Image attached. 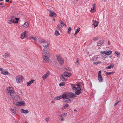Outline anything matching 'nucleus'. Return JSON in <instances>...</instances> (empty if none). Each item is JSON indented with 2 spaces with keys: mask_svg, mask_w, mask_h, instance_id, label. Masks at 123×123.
<instances>
[{
  "mask_svg": "<svg viewBox=\"0 0 123 123\" xmlns=\"http://www.w3.org/2000/svg\"><path fill=\"white\" fill-rule=\"evenodd\" d=\"M99 22L98 21H96V20H95L93 23L92 24V25H94V28L96 27L98 25V24Z\"/></svg>",
  "mask_w": 123,
  "mask_h": 123,
  "instance_id": "26",
  "label": "nucleus"
},
{
  "mask_svg": "<svg viewBox=\"0 0 123 123\" xmlns=\"http://www.w3.org/2000/svg\"><path fill=\"white\" fill-rule=\"evenodd\" d=\"M51 102L53 103H54L55 102L54 100H53L51 101Z\"/></svg>",
  "mask_w": 123,
  "mask_h": 123,
  "instance_id": "62",
  "label": "nucleus"
},
{
  "mask_svg": "<svg viewBox=\"0 0 123 123\" xmlns=\"http://www.w3.org/2000/svg\"><path fill=\"white\" fill-rule=\"evenodd\" d=\"M23 79V76L21 75H19L16 77V79L17 83H20L21 81Z\"/></svg>",
  "mask_w": 123,
  "mask_h": 123,
  "instance_id": "3",
  "label": "nucleus"
},
{
  "mask_svg": "<svg viewBox=\"0 0 123 123\" xmlns=\"http://www.w3.org/2000/svg\"><path fill=\"white\" fill-rule=\"evenodd\" d=\"M10 19L11 18H9L7 20L8 23L9 24L13 23V22H14V20H12Z\"/></svg>",
  "mask_w": 123,
  "mask_h": 123,
  "instance_id": "29",
  "label": "nucleus"
},
{
  "mask_svg": "<svg viewBox=\"0 0 123 123\" xmlns=\"http://www.w3.org/2000/svg\"><path fill=\"white\" fill-rule=\"evenodd\" d=\"M21 111L22 113L25 114H27L29 112V111L28 110H24L23 109H21Z\"/></svg>",
  "mask_w": 123,
  "mask_h": 123,
  "instance_id": "22",
  "label": "nucleus"
},
{
  "mask_svg": "<svg viewBox=\"0 0 123 123\" xmlns=\"http://www.w3.org/2000/svg\"><path fill=\"white\" fill-rule=\"evenodd\" d=\"M79 59L78 58H77V61L76 62V64L77 65H78L79 64Z\"/></svg>",
  "mask_w": 123,
  "mask_h": 123,
  "instance_id": "47",
  "label": "nucleus"
},
{
  "mask_svg": "<svg viewBox=\"0 0 123 123\" xmlns=\"http://www.w3.org/2000/svg\"><path fill=\"white\" fill-rule=\"evenodd\" d=\"M49 16L51 17L54 18L55 17L57 16V14L55 13H54L52 10H51Z\"/></svg>",
  "mask_w": 123,
  "mask_h": 123,
  "instance_id": "8",
  "label": "nucleus"
},
{
  "mask_svg": "<svg viewBox=\"0 0 123 123\" xmlns=\"http://www.w3.org/2000/svg\"><path fill=\"white\" fill-rule=\"evenodd\" d=\"M14 99L17 101H18L20 100L19 97L17 95H15L14 97H13V98Z\"/></svg>",
  "mask_w": 123,
  "mask_h": 123,
  "instance_id": "19",
  "label": "nucleus"
},
{
  "mask_svg": "<svg viewBox=\"0 0 123 123\" xmlns=\"http://www.w3.org/2000/svg\"><path fill=\"white\" fill-rule=\"evenodd\" d=\"M115 55H116L117 56H119L120 55V53H118L117 51H115Z\"/></svg>",
  "mask_w": 123,
  "mask_h": 123,
  "instance_id": "40",
  "label": "nucleus"
},
{
  "mask_svg": "<svg viewBox=\"0 0 123 123\" xmlns=\"http://www.w3.org/2000/svg\"><path fill=\"white\" fill-rule=\"evenodd\" d=\"M64 25L65 26V27H66V26L65 24L64 23L63 21H61V22H59V24L57 26L58 28L60 29L63 28Z\"/></svg>",
  "mask_w": 123,
  "mask_h": 123,
  "instance_id": "4",
  "label": "nucleus"
},
{
  "mask_svg": "<svg viewBox=\"0 0 123 123\" xmlns=\"http://www.w3.org/2000/svg\"><path fill=\"white\" fill-rule=\"evenodd\" d=\"M27 33V31H25L24 32L22 33L21 36V39H23L26 37H27V36L26 35V34Z\"/></svg>",
  "mask_w": 123,
  "mask_h": 123,
  "instance_id": "11",
  "label": "nucleus"
},
{
  "mask_svg": "<svg viewBox=\"0 0 123 123\" xmlns=\"http://www.w3.org/2000/svg\"><path fill=\"white\" fill-rule=\"evenodd\" d=\"M98 57H94L92 58V60L93 61H96L98 59Z\"/></svg>",
  "mask_w": 123,
  "mask_h": 123,
  "instance_id": "45",
  "label": "nucleus"
},
{
  "mask_svg": "<svg viewBox=\"0 0 123 123\" xmlns=\"http://www.w3.org/2000/svg\"><path fill=\"white\" fill-rule=\"evenodd\" d=\"M55 34L56 36H58L60 35V33L57 30H56Z\"/></svg>",
  "mask_w": 123,
  "mask_h": 123,
  "instance_id": "34",
  "label": "nucleus"
},
{
  "mask_svg": "<svg viewBox=\"0 0 123 123\" xmlns=\"http://www.w3.org/2000/svg\"><path fill=\"white\" fill-rule=\"evenodd\" d=\"M81 89L80 86H78L75 90L76 92L75 93V95H79L81 92Z\"/></svg>",
  "mask_w": 123,
  "mask_h": 123,
  "instance_id": "2",
  "label": "nucleus"
},
{
  "mask_svg": "<svg viewBox=\"0 0 123 123\" xmlns=\"http://www.w3.org/2000/svg\"><path fill=\"white\" fill-rule=\"evenodd\" d=\"M45 120L47 122L49 121V119L48 118H45Z\"/></svg>",
  "mask_w": 123,
  "mask_h": 123,
  "instance_id": "56",
  "label": "nucleus"
},
{
  "mask_svg": "<svg viewBox=\"0 0 123 123\" xmlns=\"http://www.w3.org/2000/svg\"><path fill=\"white\" fill-rule=\"evenodd\" d=\"M15 19H16L17 21H18V20H19V19L18 18H15Z\"/></svg>",
  "mask_w": 123,
  "mask_h": 123,
  "instance_id": "57",
  "label": "nucleus"
},
{
  "mask_svg": "<svg viewBox=\"0 0 123 123\" xmlns=\"http://www.w3.org/2000/svg\"><path fill=\"white\" fill-rule=\"evenodd\" d=\"M63 117L61 119V121H63L64 119L63 118Z\"/></svg>",
  "mask_w": 123,
  "mask_h": 123,
  "instance_id": "63",
  "label": "nucleus"
},
{
  "mask_svg": "<svg viewBox=\"0 0 123 123\" xmlns=\"http://www.w3.org/2000/svg\"><path fill=\"white\" fill-rule=\"evenodd\" d=\"M114 66V65L113 63H112L109 66H108L106 68L108 69H110L111 68H112Z\"/></svg>",
  "mask_w": 123,
  "mask_h": 123,
  "instance_id": "23",
  "label": "nucleus"
},
{
  "mask_svg": "<svg viewBox=\"0 0 123 123\" xmlns=\"http://www.w3.org/2000/svg\"><path fill=\"white\" fill-rule=\"evenodd\" d=\"M71 27H70L68 29V31L67 32V33L68 34H69L70 32L71 31Z\"/></svg>",
  "mask_w": 123,
  "mask_h": 123,
  "instance_id": "46",
  "label": "nucleus"
},
{
  "mask_svg": "<svg viewBox=\"0 0 123 123\" xmlns=\"http://www.w3.org/2000/svg\"><path fill=\"white\" fill-rule=\"evenodd\" d=\"M56 56L57 59L58 61H62V60H64L62 57L60 56H58L57 55H56Z\"/></svg>",
  "mask_w": 123,
  "mask_h": 123,
  "instance_id": "28",
  "label": "nucleus"
},
{
  "mask_svg": "<svg viewBox=\"0 0 123 123\" xmlns=\"http://www.w3.org/2000/svg\"><path fill=\"white\" fill-rule=\"evenodd\" d=\"M98 80L100 82H103V81L102 75L98 76Z\"/></svg>",
  "mask_w": 123,
  "mask_h": 123,
  "instance_id": "20",
  "label": "nucleus"
},
{
  "mask_svg": "<svg viewBox=\"0 0 123 123\" xmlns=\"http://www.w3.org/2000/svg\"><path fill=\"white\" fill-rule=\"evenodd\" d=\"M15 18V17L14 16H12L10 18H11L10 19H11L12 20H14Z\"/></svg>",
  "mask_w": 123,
  "mask_h": 123,
  "instance_id": "48",
  "label": "nucleus"
},
{
  "mask_svg": "<svg viewBox=\"0 0 123 123\" xmlns=\"http://www.w3.org/2000/svg\"><path fill=\"white\" fill-rule=\"evenodd\" d=\"M98 39V38L95 37L94 38L93 40L94 41L97 40Z\"/></svg>",
  "mask_w": 123,
  "mask_h": 123,
  "instance_id": "53",
  "label": "nucleus"
},
{
  "mask_svg": "<svg viewBox=\"0 0 123 123\" xmlns=\"http://www.w3.org/2000/svg\"><path fill=\"white\" fill-rule=\"evenodd\" d=\"M65 77H66L63 75H62L60 77V79L61 80H62L63 81H66L67 80V79L65 78Z\"/></svg>",
  "mask_w": 123,
  "mask_h": 123,
  "instance_id": "25",
  "label": "nucleus"
},
{
  "mask_svg": "<svg viewBox=\"0 0 123 123\" xmlns=\"http://www.w3.org/2000/svg\"><path fill=\"white\" fill-rule=\"evenodd\" d=\"M19 93L22 96H23L24 95L23 94V93L22 92V91L20 90L19 91Z\"/></svg>",
  "mask_w": 123,
  "mask_h": 123,
  "instance_id": "49",
  "label": "nucleus"
},
{
  "mask_svg": "<svg viewBox=\"0 0 123 123\" xmlns=\"http://www.w3.org/2000/svg\"><path fill=\"white\" fill-rule=\"evenodd\" d=\"M102 62L101 61H99L98 62H94L93 63V64L94 65H96L99 63H101Z\"/></svg>",
  "mask_w": 123,
  "mask_h": 123,
  "instance_id": "35",
  "label": "nucleus"
},
{
  "mask_svg": "<svg viewBox=\"0 0 123 123\" xmlns=\"http://www.w3.org/2000/svg\"><path fill=\"white\" fill-rule=\"evenodd\" d=\"M64 62V60H62L61 61H59V64L61 65H63Z\"/></svg>",
  "mask_w": 123,
  "mask_h": 123,
  "instance_id": "41",
  "label": "nucleus"
},
{
  "mask_svg": "<svg viewBox=\"0 0 123 123\" xmlns=\"http://www.w3.org/2000/svg\"><path fill=\"white\" fill-rule=\"evenodd\" d=\"M6 2H8L9 1L8 0H6Z\"/></svg>",
  "mask_w": 123,
  "mask_h": 123,
  "instance_id": "64",
  "label": "nucleus"
},
{
  "mask_svg": "<svg viewBox=\"0 0 123 123\" xmlns=\"http://www.w3.org/2000/svg\"><path fill=\"white\" fill-rule=\"evenodd\" d=\"M62 75H63L66 77H68L71 75V74L69 72L65 71L64 73Z\"/></svg>",
  "mask_w": 123,
  "mask_h": 123,
  "instance_id": "12",
  "label": "nucleus"
},
{
  "mask_svg": "<svg viewBox=\"0 0 123 123\" xmlns=\"http://www.w3.org/2000/svg\"><path fill=\"white\" fill-rule=\"evenodd\" d=\"M1 71V73L4 75H6L10 74V73L8 72L6 70L5 71L3 70V71Z\"/></svg>",
  "mask_w": 123,
  "mask_h": 123,
  "instance_id": "14",
  "label": "nucleus"
},
{
  "mask_svg": "<svg viewBox=\"0 0 123 123\" xmlns=\"http://www.w3.org/2000/svg\"><path fill=\"white\" fill-rule=\"evenodd\" d=\"M32 38L35 41H37V38L34 37H32Z\"/></svg>",
  "mask_w": 123,
  "mask_h": 123,
  "instance_id": "51",
  "label": "nucleus"
},
{
  "mask_svg": "<svg viewBox=\"0 0 123 123\" xmlns=\"http://www.w3.org/2000/svg\"><path fill=\"white\" fill-rule=\"evenodd\" d=\"M18 23V21H15L14 20V22H13V23L16 24Z\"/></svg>",
  "mask_w": 123,
  "mask_h": 123,
  "instance_id": "58",
  "label": "nucleus"
},
{
  "mask_svg": "<svg viewBox=\"0 0 123 123\" xmlns=\"http://www.w3.org/2000/svg\"><path fill=\"white\" fill-rule=\"evenodd\" d=\"M65 83L64 82L61 83L59 84V85L60 86H63L65 85Z\"/></svg>",
  "mask_w": 123,
  "mask_h": 123,
  "instance_id": "42",
  "label": "nucleus"
},
{
  "mask_svg": "<svg viewBox=\"0 0 123 123\" xmlns=\"http://www.w3.org/2000/svg\"><path fill=\"white\" fill-rule=\"evenodd\" d=\"M16 104L19 106H25V103L24 101H22L20 102H17Z\"/></svg>",
  "mask_w": 123,
  "mask_h": 123,
  "instance_id": "10",
  "label": "nucleus"
},
{
  "mask_svg": "<svg viewBox=\"0 0 123 123\" xmlns=\"http://www.w3.org/2000/svg\"><path fill=\"white\" fill-rule=\"evenodd\" d=\"M71 86L73 90H75L77 88V87L75 86V85L74 84H71Z\"/></svg>",
  "mask_w": 123,
  "mask_h": 123,
  "instance_id": "31",
  "label": "nucleus"
},
{
  "mask_svg": "<svg viewBox=\"0 0 123 123\" xmlns=\"http://www.w3.org/2000/svg\"><path fill=\"white\" fill-rule=\"evenodd\" d=\"M62 97L61 95L59 96H57L55 97L54 98V100H59L60 99H62Z\"/></svg>",
  "mask_w": 123,
  "mask_h": 123,
  "instance_id": "24",
  "label": "nucleus"
},
{
  "mask_svg": "<svg viewBox=\"0 0 123 123\" xmlns=\"http://www.w3.org/2000/svg\"><path fill=\"white\" fill-rule=\"evenodd\" d=\"M68 94L69 98H73L76 97V95L75 94H74L73 93H72L71 94L69 93Z\"/></svg>",
  "mask_w": 123,
  "mask_h": 123,
  "instance_id": "15",
  "label": "nucleus"
},
{
  "mask_svg": "<svg viewBox=\"0 0 123 123\" xmlns=\"http://www.w3.org/2000/svg\"><path fill=\"white\" fill-rule=\"evenodd\" d=\"M67 115V113H65L63 114L60 115L61 117V118L63 117H65Z\"/></svg>",
  "mask_w": 123,
  "mask_h": 123,
  "instance_id": "37",
  "label": "nucleus"
},
{
  "mask_svg": "<svg viewBox=\"0 0 123 123\" xmlns=\"http://www.w3.org/2000/svg\"><path fill=\"white\" fill-rule=\"evenodd\" d=\"M102 55V58L104 60L107 57L106 55Z\"/></svg>",
  "mask_w": 123,
  "mask_h": 123,
  "instance_id": "43",
  "label": "nucleus"
},
{
  "mask_svg": "<svg viewBox=\"0 0 123 123\" xmlns=\"http://www.w3.org/2000/svg\"><path fill=\"white\" fill-rule=\"evenodd\" d=\"M104 42V41L103 40L99 41L97 42V46H99L100 45H102Z\"/></svg>",
  "mask_w": 123,
  "mask_h": 123,
  "instance_id": "17",
  "label": "nucleus"
},
{
  "mask_svg": "<svg viewBox=\"0 0 123 123\" xmlns=\"http://www.w3.org/2000/svg\"><path fill=\"white\" fill-rule=\"evenodd\" d=\"M43 50L44 56L49 58L50 56V54L47 52V50H45V48H44Z\"/></svg>",
  "mask_w": 123,
  "mask_h": 123,
  "instance_id": "5",
  "label": "nucleus"
},
{
  "mask_svg": "<svg viewBox=\"0 0 123 123\" xmlns=\"http://www.w3.org/2000/svg\"><path fill=\"white\" fill-rule=\"evenodd\" d=\"M66 70H68L70 71H72L70 67H68L65 68Z\"/></svg>",
  "mask_w": 123,
  "mask_h": 123,
  "instance_id": "39",
  "label": "nucleus"
},
{
  "mask_svg": "<svg viewBox=\"0 0 123 123\" xmlns=\"http://www.w3.org/2000/svg\"><path fill=\"white\" fill-rule=\"evenodd\" d=\"M3 69L2 68H0V71H3Z\"/></svg>",
  "mask_w": 123,
  "mask_h": 123,
  "instance_id": "59",
  "label": "nucleus"
},
{
  "mask_svg": "<svg viewBox=\"0 0 123 123\" xmlns=\"http://www.w3.org/2000/svg\"><path fill=\"white\" fill-rule=\"evenodd\" d=\"M113 73H114V72H106V73H105V74L107 75H110L112 74Z\"/></svg>",
  "mask_w": 123,
  "mask_h": 123,
  "instance_id": "38",
  "label": "nucleus"
},
{
  "mask_svg": "<svg viewBox=\"0 0 123 123\" xmlns=\"http://www.w3.org/2000/svg\"><path fill=\"white\" fill-rule=\"evenodd\" d=\"M44 41L45 40H42L41 41H39V42L40 44H41L42 43H43V42H44Z\"/></svg>",
  "mask_w": 123,
  "mask_h": 123,
  "instance_id": "50",
  "label": "nucleus"
},
{
  "mask_svg": "<svg viewBox=\"0 0 123 123\" xmlns=\"http://www.w3.org/2000/svg\"><path fill=\"white\" fill-rule=\"evenodd\" d=\"M23 26L27 28L29 26L28 23L27 22H25L23 25Z\"/></svg>",
  "mask_w": 123,
  "mask_h": 123,
  "instance_id": "33",
  "label": "nucleus"
},
{
  "mask_svg": "<svg viewBox=\"0 0 123 123\" xmlns=\"http://www.w3.org/2000/svg\"><path fill=\"white\" fill-rule=\"evenodd\" d=\"M67 100H65L64 102L66 103H70L71 102V100L68 98L66 99Z\"/></svg>",
  "mask_w": 123,
  "mask_h": 123,
  "instance_id": "36",
  "label": "nucleus"
},
{
  "mask_svg": "<svg viewBox=\"0 0 123 123\" xmlns=\"http://www.w3.org/2000/svg\"><path fill=\"white\" fill-rule=\"evenodd\" d=\"M80 28L79 27L78 28L76 31L75 32V34H77L80 31Z\"/></svg>",
  "mask_w": 123,
  "mask_h": 123,
  "instance_id": "44",
  "label": "nucleus"
},
{
  "mask_svg": "<svg viewBox=\"0 0 123 123\" xmlns=\"http://www.w3.org/2000/svg\"><path fill=\"white\" fill-rule=\"evenodd\" d=\"M10 55L9 53L7 52H6L3 55V57L5 58H6Z\"/></svg>",
  "mask_w": 123,
  "mask_h": 123,
  "instance_id": "21",
  "label": "nucleus"
},
{
  "mask_svg": "<svg viewBox=\"0 0 123 123\" xmlns=\"http://www.w3.org/2000/svg\"><path fill=\"white\" fill-rule=\"evenodd\" d=\"M101 72V71H99V72L98 74V76L101 75V74H100Z\"/></svg>",
  "mask_w": 123,
  "mask_h": 123,
  "instance_id": "54",
  "label": "nucleus"
},
{
  "mask_svg": "<svg viewBox=\"0 0 123 123\" xmlns=\"http://www.w3.org/2000/svg\"><path fill=\"white\" fill-rule=\"evenodd\" d=\"M43 62L44 63H48L49 61V58L44 56L43 58Z\"/></svg>",
  "mask_w": 123,
  "mask_h": 123,
  "instance_id": "13",
  "label": "nucleus"
},
{
  "mask_svg": "<svg viewBox=\"0 0 123 123\" xmlns=\"http://www.w3.org/2000/svg\"><path fill=\"white\" fill-rule=\"evenodd\" d=\"M69 105L68 104H66L65 105H64L63 107L62 108V110H64L67 107H68Z\"/></svg>",
  "mask_w": 123,
  "mask_h": 123,
  "instance_id": "32",
  "label": "nucleus"
},
{
  "mask_svg": "<svg viewBox=\"0 0 123 123\" xmlns=\"http://www.w3.org/2000/svg\"><path fill=\"white\" fill-rule=\"evenodd\" d=\"M62 99H65L68 98V93H63L62 95H61Z\"/></svg>",
  "mask_w": 123,
  "mask_h": 123,
  "instance_id": "6",
  "label": "nucleus"
},
{
  "mask_svg": "<svg viewBox=\"0 0 123 123\" xmlns=\"http://www.w3.org/2000/svg\"><path fill=\"white\" fill-rule=\"evenodd\" d=\"M106 51H101V52H100V53L102 54H105V53H106Z\"/></svg>",
  "mask_w": 123,
  "mask_h": 123,
  "instance_id": "52",
  "label": "nucleus"
},
{
  "mask_svg": "<svg viewBox=\"0 0 123 123\" xmlns=\"http://www.w3.org/2000/svg\"><path fill=\"white\" fill-rule=\"evenodd\" d=\"M119 102V101H118V102H116L115 104L114 105H115L117 104Z\"/></svg>",
  "mask_w": 123,
  "mask_h": 123,
  "instance_id": "60",
  "label": "nucleus"
},
{
  "mask_svg": "<svg viewBox=\"0 0 123 123\" xmlns=\"http://www.w3.org/2000/svg\"><path fill=\"white\" fill-rule=\"evenodd\" d=\"M43 43V45L44 47V48H47V47L49 46V45L48 44V43H47L45 41H44Z\"/></svg>",
  "mask_w": 123,
  "mask_h": 123,
  "instance_id": "18",
  "label": "nucleus"
},
{
  "mask_svg": "<svg viewBox=\"0 0 123 123\" xmlns=\"http://www.w3.org/2000/svg\"><path fill=\"white\" fill-rule=\"evenodd\" d=\"M10 110L11 112L14 114H15L16 113V110L13 108H11L10 109Z\"/></svg>",
  "mask_w": 123,
  "mask_h": 123,
  "instance_id": "27",
  "label": "nucleus"
},
{
  "mask_svg": "<svg viewBox=\"0 0 123 123\" xmlns=\"http://www.w3.org/2000/svg\"><path fill=\"white\" fill-rule=\"evenodd\" d=\"M34 81V80L33 79H31L30 81L28 82L27 83V85L28 86H30L32 83H33Z\"/></svg>",
  "mask_w": 123,
  "mask_h": 123,
  "instance_id": "16",
  "label": "nucleus"
},
{
  "mask_svg": "<svg viewBox=\"0 0 123 123\" xmlns=\"http://www.w3.org/2000/svg\"><path fill=\"white\" fill-rule=\"evenodd\" d=\"M106 51V53H105V54L107 55H110L112 53V51Z\"/></svg>",
  "mask_w": 123,
  "mask_h": 123,
  "instance_id": "30",
  "label": "nucleus"
},
{
  "mask_svg": "<svg viewBox=\"0 0 123 123\" xmlns=\"http://www.w3.org/2000/svg\"><path fill=\"white\" fill-rule=\"evenodd\" d=\"M1 6L2 7H5V5H4V3H3V4L1 5Z\"/></svg>",
  "mask_w": 123,
  "mask_h": 123,
  "instance_id": "55",
  "label": "nucleus"
},
{
  "mask_svg": "<svg viewBox=\"0 0 123 123\" xmlns=\"http://www.w3.org/2000/svg\"><path fill=\"white\" fill-rule=\"evenodd\" d=\"M108 44L109 45H110V42L109 41H108Z\"/></svg>",
  "mask_w": 123,
  "mask_h": 123,
  "instance_id": "61",
  "label": "nucleus"
},
{
  "mask_svg": "<svg viewBox=\"0 0 123 123\" xmlns=\"http://www.w3.org/2000/svg\"><path fill=\"white\" fill-rule=\"evenodd\" d=\"M96 5L95 4H94L93 5L90 11L92 13L96 11Z\"/></svg>",
  "mask_w": 123,
  "mask_h": 123,
  "instance_id": "9",
  "label": "nucleus"
},
{
  "mask_svg": "<svg viewBox=\"0 0 123 123\" xmlns=\"http://www.w3.org/2000/svg\"><path fill=\"white\" fill-rule=\"evenodd\" d=\"M50 75V72L47 71L44 74L42 77L43 79L44 80H45Z\"/></svg>",
  "mask_w": 123,
  "mask_h": 123,
  "instance_id": "7",
  "label": "nucleus"
},
{
  "mask_svg": "<svg viewBox=\"0 0 123 123\" xmlns=\"http://www.w3.org/2000/svg\"><path fill=\"white\" fill-rule=\"evenodd\" d=\"M7 91L10 96L12 98H13L15 92L14 90L11 87H9L7 88Z\"/></svg>",
  "mask_w": 123,
  "mask_h": 123,
  "instance_id": "1",
  "label": "nucleus"
}]
</instances>
